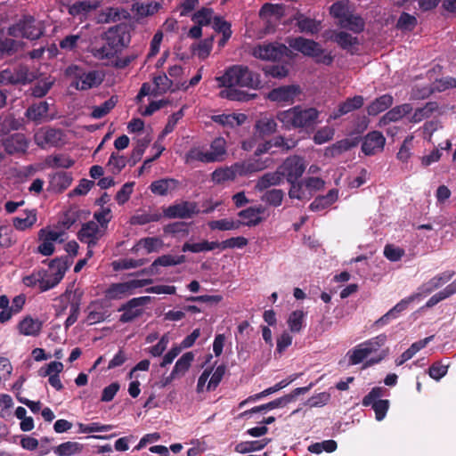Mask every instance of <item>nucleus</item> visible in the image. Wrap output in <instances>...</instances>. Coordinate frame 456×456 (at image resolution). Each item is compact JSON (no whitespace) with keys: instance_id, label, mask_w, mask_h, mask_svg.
<instances>
[{"instance_id":"obj_1","label":"nucleus","mask_w":456,"mask_h":456,"mask_svg":"<svg viewBox=\"0 0 456 456\" xmlns=\"http://www.w3.org/2000/svg\"><path fill=\"white\" fill-rule=\"evenodd\" d=\"M219 86L224 87L219 96L231 101L244 102L249 95L236 87L257 89L261 85L259 74L250 70L244 65H232L225 69L224 73L216 77Z\"/></svg>"},{"instance_id":"obj_2","label":"nucleus","mask_w":456,"mask_h":456,"mask_svg":"<svg viewBox=\"0 0 456 456\" xmlns=\"http://www.w3.org/2000/svg\"><path fill=\"white\" fill-rule=\"evenodd\" d=\"M319 112L314 108L296 106L277 113V119L285 129L308 128L318 123Z\"/></svg>"},{"instance_id":"obj_3","label":"nucleus","mask_w":456,"mask_h":456,"mask_svg":"<svg viewBox=\"0 0 456 456\" xmlns=\"http://www.w3.org/2000/svg\"><path fill=\"white\" fill-rule=\"evenodd\" d=\"M66 75L72 80L70 86L81 91L96 87L102 82V77L98 71H86L77 65L68 67Z\"/></svg>"},{"instance_id":"obj_4","label":"nucleus","mask_w":456,"mask_h":456,"mask_svg":"<svg viewBox=\"0 0 456 456\" xmlns=\"http://www.w3.org/2000/svg\"><path fill=\"white\" fill-rule=\"evenodd\" d=\"M289 44L291 48L304 55L314 58L318 63L330 65L333 61L331 54L326 53L321 45L314 40L298 37L291 39Z\"/></svg>"},{"instance_id":"obj_5","label":"nucleus","mask_w":456,"mask_h":456,"mask_svg":"<svg viewBox=\"0 0 456 456\" xmlns=\"http://www.w3.org/2000/svg\"><path fill=\"white\" fill-rule=\"evenodd\" d=\"M387 341V336L384 333L371 338L348 351L349 362L353 365L361 363L371 354L376 353Z\"/></svg>"},{"instance_id":"obj_6","label":"nucleus","mask_w":456,"mask_h":456,"mask_svg":"<svg viewBox=\"0 0 456 456\" xmlns=\"http://www.w3.org/2000/svg\"><path fill=\"white\" fill-rule=\"evenodd\" d=\"M44 33L41 21H37L31 16H26L16 24L9 28V35L15 37H25L30 40L39 38Z\"/></svg>"},{"instance_id":"obj_7","label":"nucleus","mask_w":456,"mask_h":456,"mask_svg":"<svg viewBox=\"0 0 456 456\" xmlns=\"http://www.w3.org/2000/svg\"><path fill=\"white\" fill-rule=\"evenodd\" d=\"M104 234V229L94 221H88L82 224L77 232V239L87 246V257L93 256V248L98 245Z\"/></svg>"},{"instance_id":"obj_8","label":"nucleus","mask_w":456,"mask_h":456,"mask_svg":"<svg viewBox=\"0 0 456 456\" xmlns=\"http://www.w3.org/2000/svg\"><path fill=\"white\" fill-rule=\"evenodd\" d=\"M65 264L61 260H53L46 271H40L41 291H46L55 287L63 278L66 272Z\"/></svg>"},{"instance_id":"obj_9","label":"nucleus","mask_w":456,"mask_h":456,"mask_svg":"<svg viewBox=\"0 0 456 456\" xmlns=\"http://www.w3.org/2000/svg\"><path fill=\"white\" fill-rule=\"evenodd\" d=\"M151 283V280H129L124 282L113 283L105 291V296L110 300L121 299L134 292L136 289L142 288Z\"/></svg>"},{"instance_id":"obj_10","label":"nucleus","mask_w":456,"mask_h":456,"mask_svg":"<svg viewBox=\"0 0 456 456\" xmlns=\"http://www.w3.org/2000/svg\"><path fill=\"white\" fill-rule=\"evenodd\" d=\"M35 78V74L29 72L26 66L8 68L0 72V86L27 84Z\"/></svg>"},{"instance_id":"obj_11","label":"nucleus","mask_w":456,"mask_h":456,"mask_svg":"<svg viewBox=\"0 0 456 456\" xmlns=\"http://www.w3.org/2000/svg\"><path fill=\"white\" fill-rule=\"evenodd\" d=\"M306 167L304 158L294 155L288 157L278 167L283 179L289 182H296L300 178Z\"/></svg>"},{"instance_id":"obj_12","label":"nucleus","mask_w":456,"mask_h":456,"mask_svg":"<svg viewBox=\"0 0 456 456\" xmlns=\"http://www.w3.org/2000/svg\"><path fill=\"white\" fill-rule=\"evenodd\" d=\"M34 141L41 149L59 147L63 143V133L61 129L41 127L35 133Z\"/></svg>"},{"instance_id":"obj_13","label":"nucleus","mask_w":456,"mask_h":456,"mask_svg":"<svg viewBox=\"0 0 456 456\" xmlns=\"http://www.w3.org/2000/svg\"><path fill=\"white\" fill-rule=\"evenodd\" d=\"M86 317L84 322L87 325H94L103 322L110 317L109 305L102 299L91 301L85 309Z\"/></svg>"},{"instance_id":"obj_14","label":"nucleus","mask_w":456,"mask_h":456,"mask_svg":"<svg viewBox=\"0 0 456 456\" xmlns=\"http://www.w3.org/2000/svg\"><path fill=\"white\" fill-rule=\"evenodd\" d=\"M288 48L281 44H260L253 48L254 57L263 61H278L287 54Z\"/></svg>"},{"instance_id":"obj_15","label":"nucleus","mask_w":456,"mask_h":456,"mask_svg":"<svg viewBox=\"0 0 456 456\" xmlns=\"http://www.w3.org/2000/svg\"><path fill=\"white\" fill-rule=\"evenodd\" d=\"M150 297H140L129 300L118 309V311H123L119 321L123 323H126L141 316L143 313L142 306L150 302Z\"/></svg>"},{"instance_id":"obj_16","label":"nucleus","mask_w":456,"mask_h":456,"mask_svg":"<svg viewBox=\"0 0 456 456\" xmlns=\"http://www.w3.org/2000/svg\"><path fill=\"white\" fill-rule=\"evenodd\" d=\"M453 274V272L447 271L434 276L428 281L421 284L418 288L417 291L412 294V296H417L416 300L420 301L422 298L431 294L434 290L439 289L444 284L448 282Z\"/></svg>"},{"instance_id":"obj_17","label":"nucleus","mask_w":456,"mask_h":456,"mask_svg":"<svg viewBox=\"0 0 456 456\" xmlns=\"http://www.w3.org/2000/svg\"><path fill=\"white\" fill-rule=\"evenodd\" d=\"M300 94V87L295 85L283 86L273 88L267 95V98L281 105L291 104Z\"/></svg>"},{"instance_id":"obj_18","label":"nucleus","mask_w":456,"mask_h":456,"mask_svg":"<svg viewBox=\"0 0 456 456\" xmlns=\"http://www.w3.org/2000/svg\"><path fill=\"white\" fill-rule=\"evenodd\" d=\"M163 213L168 218H190L198 213V208L194 202L183 201L169 206Z\"/></svg>"},{"instance_id":"obj_19","label":"nucleus","mask_w":456,"mask_h":456,"mask_svg":"<svg viewBox=\"0 0 456 456\" xmlns=\"http://www.w3.org/2000/svg\"><path fill=\"white\" fill-rule=\"evenodd\" d=\"M385 142L386 139L380 132H370L363 139L362 151L365 155H374L383 150Z\"/></svg>"},{"instance_id":"obj_20","label":"nucleus","mask_w":456,"mask_h":456,"mask_svg":"<svg viewBox=\"0 0 456 456\" xmlns=\"http://www.w3.org/2000/svg\"><path fill=\"white\" fill-rule=\"evenodd\" d=\"M273 164L271 159H251L242 163H235V167L239 171V175H248L251 173L258 172L270 167Z\"/></svg>"},{"instance_id":"obj_21","label":"nucleus","mask_w":456,"mask_h":456,"mask_svg":"<svg viewBox=\"0 0 456 456\" xmlns=\"http://www.w3.org/2000/svg\"><path fill=\"white\" fill-rule=\"evenodd\" d=\"M49 103L46 101L34 103L29 106L25 113V116L37 124L43 121L52 120L53 118L48 116Z\"/></svg>"},{"instance_id":"obj_22","label":"nucleus","mask_w":456,"mask_h":456,"mask_svg":"<svg viewBox=\"0 0 456 456\" xmlns=\"http://www.w3.org/2000/svg\"><path fill=\"white\" fill-rule=\"evenodd\" d=\"M42 327L43 322L39 319L27 315L20 321L17 328L23 336L37 337L42 330Z\"/></svg>"},{"instance_id":"obj_23","label":"nucleus","mask_w":456,"mask_h":456,"mask_svg":"<svg viewBox=\"0 0 456 456\" xmlns=\"http://www.w3.org/2000/svg\"><path fill=\"white\" fill-rule=\"evenodd\" d=\"M363 103L364 99L361 95H355L353 98H348L340 103L337 110L330 113L329 119H337L354 110H358L363 105Z\"/></svg>"},{"instance_id":"obj_24","label":"nucleus","mask_w":456,"mask_h":456,"mask_svg":"<svg viewBox=\"0 0 456 456\" xmlns=\"http://www.w3.org/2000/svg\"><path fill=\"white\" fill-rule=\"evenodd\" d=\"M207 154L212 163L224 161L227 155L226 141L223 137L214 139L209 146H207Z\"/></svg>"},{"instance_id":"obj_25","label":"nucleus","mask_w":456,"mask_h":456,"mask_svg":"<svg viewBox=\"0 0 456 456\" xmlns=\"http://www.w3.org/2000/svg\"><path fill=\"white\" fill-rule=\"evenodd\" d=\"M129 12L121 7H109L101 12L98 21L102 23H114L127 20Z\"/></svg>"},{"instance_id":"obj_26","label":"nucleus","mask_w":456,"mask_h":456,"mask_svg":"<svg viewBox=\"0 0 456 456\" xmlns=\"http://www.w3.org/2000/svg\"><path fill=\"white\" fill-rule=\"evenodd\" d=\"M212 120L224 128H235L245 123L247 116L243 113L220 114L213 116Z\"/></svg>"},{"instance_id":"obj_27","label":"nucleus","mask_w":456,"mask_h":456,"mask_svg":"<svg viewBox=\"0 0 456 456\" xmlns=\"http://www.w3.org/2000/svg\"><path fill=\"white\" fill-rule=\"evenodd\" d=\"M184 162L187 165H193L197 162L212 163L208 154H207L206 145H193L184 155Z\"/></svg>"},{"instance_id":"obj_28","label":"nucleus","mask_w":456,"mask_h":456,"mask_svg":"<svg viewBox=\"0 0 456 456\" xmlns=\"http://www.w3.org/2000/svg\"><path fill=\"white\" fill-rule=\"evenodd\" d=\"M4 149L9 154L25 152L28 147V142L22 134H15L8 137L4 142Z\"/></svg>"},{"instance_id":"obj_29","label":"nucleus","mask_w":456,"mask_h":456,"mask_svg":"<svg viewBox=\"0 0 456 456\" xmlns=\"http://www.w3.org/2000/svg\"><path fill=\"white\" fill-rule=\"evenodd\" d=\"M160 8V4L155 0H138L132 5V11L140 18L156 13Z\"/></svg>"},{"instance_id":"obj_30","label":"nucleus","mask_w":456,"mask_h":456,"mask_svg":"<svg viewBox=\"0 0 456 456\" xmlns=\"http://www.w3.org/2000/svg\"><path fill=\"white\" fill-rule=\"evenodd\" d=\"M194 360V354L192 352H187L183 354L175 362L170 376L167 379L166 383L175 379L178 376L183 375L191 367V362Z\"/></svg>"},{"instance_id":"obj_31","label":"nucleus","mask_w":456,"mask_h":456,"mask_svg":"<svg viewBox=\"0 0 456 456\" xmlns=\"http://www.w3.org/2000/svg\"><path fill=\"white\" fill-rule=\"evenodd\" d=\"M162 218V214L158 210H138L130 218V224L133 225H144L150 223L159 222Z\"/></svg>"},{"instance_id":"obj_32","label":"nucleus","mask_w":456,"mask_h":456,"mask_svg":"<svg viewBox=\"0 0 456 456\" xmlns=\"http://www.w3.org/2000/svg\"><path fill=\"white\" fill-rule=\"evenodd\" d=\"M410 104L404 103L398 105L387 111L379 120V126H387L391 122H396L411 111Z\"/></svg>"},{"instance_id":"obj_33","label":"nucleus","mask_w":456,"mask_h":456,"mask_svg":"<svg viewBox=\"0 0 456 456\" xmlns=\"http://www.w3.org/2000/svg\"><path fill=\"white\" fill-rule=\"evenodd\" d=\"M185 262V256L183 255H163L159 256L154 262L151 264L150 269L151 273H158V267L163 266H174L178 265Z\"/></svg>"},{"instance_id":"obj_34","label":"nucleus","mask_w":456,"mask_h":456,"mask_svg":"<svg viewBox=\"0 0 456 456\" xmlns=\"http://www.w3.org/2000/svg\"><path fill=\"white\" fill-rule=\"evenodd\" d=\"M98 6V1H78L69 7V13L73 17H78L79 19H82L86 17L87 14L92 11L97 9Z\"/></svg>"},{"instance_id":"obj_35","label":"nucleus","mask_w":456,"mask_h":456,"mask_svg":"<svg viewBox=\"0 0 456 456\" xmlns=\"http://www.w3.org/2000/svg\"><path fill=\"white\" fill-rule=\"evenodd\" d=\"M283 181V177L279 168L274 172H268L263 175L256 183V190L262 191L271 186L280 185Z\"/></svg>"},{"instance_id":"obj_36","label":"nucleus","mask_w":456,"mask_h":456,"mask_svg":"<svg viewBox=\"0 0 456 456\" xmlns=\"http://www.w3.org/2000/svg\"><path fill=\"white\" fill-rule=\"evenodd\" d=\"M331 39L336 42L341 48L346 50L347 52L354 53L358 45V39L352 35L340 31L334 32L331 37Z\"/></svg>"},{"instance_id":"obj_37","label":"nucleus","mask_w":456,"mask_h":456,"mask_svg":"<svg viewBox=\"0 0 456 456\" xmlns=\"http://www.w3.org/2000/svg\"><path fill=\"white\" fill-rule=\"evenodd\" d=\"M265 212V208L260 206L242 210L240 212L239 216L244 220V224L253 226L262 222Z\"/></svg>"},{"instance_id":"obj_38","label":"nucleus","mask_w":456,"mask_h":456,"mask_svg":"<svg viewBox=\"0 0 456 456\" xmlns=\"http://www.w3.org/2000/svg\"><path fill=\"white\" fill-rule=\"evenodd\" d=\"M178 182L172 178L160 179L151 183L150 188L152 193L165 196L169 192L175 191L177 187Z\"/></svg>"},{"instance_id":"obj_39","label":"nucleus","mask_w":456,"mask_h":456,"mask_svg":"<svg viewBox=\"0 0 456 456\" xmlns=\"http://www.w3.org/2000/svg\"><path fill=\"white\" fill-rule=\"evenodd\" d=\"M277 129V123L276 121L268 117H263L259 118L255 126L254 130L256 134H257L259 137H265L266 135H270L273 133H275Z\"/></svg>"},{"instance_id":"obj_40","label":"nucleus","mask_w":456,"mask_h":456,"mask_svg":"<svg viewBox=\"0 0 456 456\" xmlns=\"http://www.w3.org/2000/svg\"><path fill=\"white\" fill-rule=\"evenodd\" d=\"M338 198V191L330 190L327 195L319 196L311 203L310 208L313 211H321L332 205Z\"/></svg>"},{"instance_id":"obj_41","label":"nucleus","mask_w":456,"mask_h":456,"mask_svg":"<svg viewBox=\"0 0 456 456\" xmlns=\"http://www.w3.org/2000/svg\"><path fill=\"white\" fill-rule=\"evenodd\" d=\"M84 445L77 442L68 441L53 448V452L57 456H75L83 451Z\"/></svg>"},{"instance_id":"obj_42","label":"nucleus","mask_w":456,"mask_h":456,"mask_svg":"<svg viewBox=\"0 0 456 456\" xmlns=\"http://www.w3.org/2000/svg\"><path fill=\"white\" fill-rule=\"evenodd\" d=\"M72 182V177L65 172H57L50 178V188L54 192H61L66 190Z\"/></svg>"},{"instance_id":"obj_43","label":"nucleus","mask_w":456,"mask_h":456,"mask_svg":"<svg viewBox=\"0 0 456 456\" xmlns=\"http://www.w3.org/2000/svg\"><path fill=\"white\" fill-rule=\"evenodd\" d=\"M394 102V99L390 94H383L375 99L368 107L367 112L370 116H376L380 112L387 110Z\"/></svg>"},{"instance_id":"obj_44","label":"nucleus","mask_w":456,"mask_h":456,"mask_svg":"<svg viewBox=\"0 0 456 456\" xmlns=\"http://www.w3.org/2000/svg\"><path fill=\"white\" fill-rule=\"evenodd\" d=\"M104 40L115 55L126 45L124 34L117 29H110L106 32Z\"/></svg>"},{"instance_id":"obj_45","label":"nucleus","mask_w":456,"mask_h":456,"mask_svg":"<svg viewBox=\"0 0 456 456\" xmlns=\"http://www.w3.org/2000/svg\"><path fill=\"white\" fill-rule=\"evenodd\" d=\"M239 175V171L235 164L231 167H220L212 173V180L216 183H222L227 181H232Z\"/></svg>"},{"instance_id":"obj_46","label":"nucleus","mask_w":456,"mask_h":456,"mask_svg":"<svg viewBox=\"0 0 456 456\" xmlns=\"http://www.w3.org/2000/svg\"><path fill=\"white\" fill-rule=\"evenodd\" d=\"M433 337H428L422 340L413 343L400 357L395 360V364L400 366L411 359L420 349L424 348Z\"/></svg>"},{"instance_id":"obj_47","label":"nucleus","mask_w":456,"mask_h":456,"mask_svg":"<svg viewBox=\"0 0 456 456\" xmlns=\"http://www.w3.org/2000/svg\"><path fill=\"white\" fill-rule=\"evenodd\" d=\"M297 20V26L300 32L306 33V34H315L321 29L320 22L305 17L303 14L298 15L296 18Z\"/></svg>"},{"instance_id":"obj_48","label":"nucleus","mask_w":456,"mask_h":456,"mask_svg":"<svg viewBox=\"0 0 456 456\" xmlns=\"http://www.w3.org/2000/svg\"><path fill=\"white\" fill-rule=\"evenodd\" d=\"M456 293V279L447 285L443 290L433 295L426 303L425 307L431 308L444 299Z\"/></svg>"},{"instance_id":"obj_49","label":"nucleus","mask_w":456,"mask_h":456,"mask_svg":"<svg viewBox=\"0 0 456 456\" xmlns=\"http://www.w3.org/2000/svg\"><path fill=\"white\" fill-rule=\"evenodd\" d=\"M306 314L303 310L293 311L288 318L289 329L293 333H299L305 327Z\"/></svg>"},{"instance_id":"obj_50","label":"nucleus","mask_w":456,"mask_h":456,"mask_svg":"<svg viewBox=\"0 0 456 456\" xmlns=\"http://www.w3.org/2000/svg\"><path fill=\"white\" fill-rule=\"evenodd\" d=\"M270 442L271 439L269 438L260 441L241 442L236 444L235 452L239 453H247L250 452L259 451L264 449Z\"/></svg>"},{"instance_id":"obj_51","label":"nucleus","mask_w":456,"mask_h":456,"mask_svg":"<svg viewBox=\"0 0 456 456\" xmlns=\"http://www.w3.org/2000/svg\"><path fill=\"white\" fill-rule=\"evenodd\" d=\"M83 292L79 289H67L64 293L63 297H67L69 300H70V311L69 314L75 315L78 318L79 312H80V305H81V299H82Z\"/></svg>"},{"instance_id":"obj_52","label":"nucleus","mask_w":456,"mask_h":456,"mask_svg":"<svg viewBox=\"0 0 456 456\" xmlns=\"http://www.w3.org/2000/svg\"><path fill=\"white\" fill-rule=\"evenodd\" d=\"M338 25L354 33L362 31L364 28L363 20L360 16L354 15L352 12L346 18L341 20Z\"/></svg>"},{"instance_id":"obj_53","label":"nucleus","mask_w":456,"mask_h":456,"mask_svg":"<svg viewBox=\"0 0 456 456\" xmlns=\"http://www.w3.org/2000/svg\"><path fill=\"white\" fill-rule=\"evenodd\" d=\"M37 222V215L35 210L24 213L23 216L13 218V226L20 231L26 230L33 226Z\"/></svg>"},{"instance_id":"obj_54","label":"nucleus","mask_w":456,"mask_h":456,"mask_svg":"<svg viewBox=\"0 0 456 456\" xmlns=\"http://www.w3.org/2000/svg\"><path fill=\"white\" fill-rule=\"evenodd\" d=\"M290 183V189L289 191V196L290 199H296L299 200H305L310 199V193L305 187L304 181L301 182H289Z\"/></svg>"},{"instance_id":"obj_55","label":"nucleus","mask_w":456,"mask_h":456,"mask_svg":"<svg viewBox=\"0 0 456 456\" xmlns=\"http://www.w3.org/2000/svg\"><path fill=\"white\" fill-rule=\"evenodd\" d=\"M127 159L125 156L119 155L117 152H112L107 163V167L113 175L119 174L126 167Z\"/></svg>"},{"instance_id":"obj_56","label":"nucleus","mask_w":456,"mask_h":456,"mask_svg":"<svg viewBox=\"0 0 456 456\" xmlns=\"http://www.w3.org/2000/svg\"><path fill=\"white\" fill-rule=\"evenodd\" d=\"M284 405H286V403H285V401H284L283 397H280V398L275 399V400H273L272 402H269L267 403L262 404L260 406H256V407H253L250 410L245 411L242 413V416L247 417V416H249V415H251L253 413H256V412H266L268 411H271V410H273V409H276V408H280V407H282Z\"/></svg>"},{"instance_id":"obj_57","label":"nucleus","mask_w":456,"mask_h":456,"mask_svg":"<svg viewBox=\"0 0 456 456\" xmlns=\"http://www.w3.org/2000/svg\"><path fill=\"white\" fill-rule=\"evenodd\" d=\"M54 84V79L46 77L39 80L33 87L30 88L31 94L37 98H42L47 94Z\"/></svg>"},{"instance_id":"obj_58","label":"nucleus","mask_w":456,"mask_h":456,"mask_svg":"<svg viewBox=\"0 0 456 456\" xmlns=\"http://www.w3.org/2000/svg\"><path fill=\"white\" fill-rule=\"evenodd\" d=\"M351 6L348 2L338 1L330 6V14L338 20H344L351 13Z\"/></svg>"},{"instance_id":"obj_59","label":"nucleus","mask_w":456,"mask_h":456,"mask_svg":"<svg viewBox=\"0 0 456 456\" xmlns=\"http://www.w3.org/2000/svg\"><path fill=\"white\" fill-rule=\"evenodd\" d=\"M90 52L94 58L101 61L110 60L115 56V53L109 47L105 40L102 45H95L92 46Z\"/></svg>"},{"instance_id":"obj_60","label":"nucleus","mask_w":456,"mask_h":456,"mask_svg":"<svg viewBox=\"0 0 456 456\" xmlns=\"http://www.w3.org/2000/svg\"><path fill=\"white\" fill-rule=\"evenodd\" d=\"M241 223L240 221H234L232 219H220L215 220L208 223V226L211 230L220 231H230L239 229Z\"/></svg>"},{"instance_id":"obj_61","label":"nucleus","mask_w":456,"mask_h":456,"mask_svg":"<svg viewBox=\"0 0 456 456\" xmlns=\"http://www.w3.org/2000/svg\"><path fill=\"white\" fill-rule=\"evenodd\" d=\"M283 13V7L281 4H265L260 12L259 15L263 19H269L274 17L279 19Z\"/></svg>"},{"instance_id":"obj_62","label":"nucleus","mask_w":456,"mask_h":456,"mask_svg":"<svg viewBox=\"0 0 456 456\" xmlns=\"http://www.w3.org/2000/svg\"><path fill=\"white\" fill-rule=\"evenodd\" d=\"M213 46V37L199 42L193 46V53L201 60H205L210 54Z\"/></svg>"},{"instance_id":"obj_63","label":"nucleus","mask_w":456,"mask_h":456,"mask_svg":"<svg viewBox=\"0 0 456 456\" xmlns=\"http://www.w3.org/2000/svg\"><path fill=\"white\" fill-rule=\"evenodd\" d=\"M117 99L112 96L102 104L94 107L91 116L96 119L101 118L107 115L115 107Z\"/></svg>"},{"instance_id":"obj_64","label":"nucleus","mask_w":456,"mask_h":456,"mask_svg":"<svg viewBox=\"0 0 456 456\" xmlns=\"http://www.w3.org/2000/svg\"><path fill=\"white\" fill-rule=\"evenodd\" d=\"M213 19V10L210 8H201L192 16V20L201 27L211 24Z\"/></svg>"}]
</instances>
